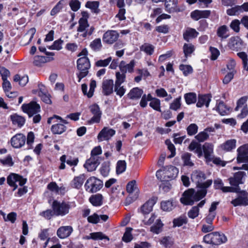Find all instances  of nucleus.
Returning a JSON list of instances; mask_svg holds the SVG:
<instances>
[{
	"instance_id": "393cba45",
	"label": "nucleus",
	"mask_w": 248,
	"mask_h": 248,
	"mask_svg": "<svg viewBox=\"0 0 248 248\" xmlns=\"http://www.w3.org/2000/svg\"><path fill=\"white\" fill-rule=\"evenodd\" d=\"M143 91L139 87L132 88L127 94V97L131 100L139 99L142 96Z\"/></svg>"
},
{
	"instance_id": "9d476101",
	"label": "nucleus",
	"mask_w": 248,
	"mask_h": 248,
	"mask_svg": "<svg viewBox=\"0 0 248 248\" xmlns=\"http://www.w3.org/2000/svg\"><path fill=\"white\" fill-rule=\"evenodd\" d=\"M237 161L238 163L248 162V144L239 147L237 150Z\"/></svg>"
},
{
	"instance_id": "cd10ccee",
	"label": "nucleus",
	"mask_w": 248,
	"mask_h": 248,
	"mask_svg": "<svg viewBox=\"0 0 248 248\" xmlns=\"http://www.w3.org/2000/svg\"><path fill=\"white\" fill-rule=\"evenodd\" d=\"M103 197L101 194L92 195L89 198L90 202L94 206H99L103 204Z\"/></svg>"
},
{
	"instance_id": "f3484780",
	"label": "nucleus",
	"mask_w": 248,
	"mask_h": 248,
	"mask_svg": "<svg viewBox=\"0 0 248 248\" xmlns=\"http://www.w3.org/2000/svg\"><path fill=\"white\" fill-rule=\"evenodd\" d=\"M204 156L207 162L212 160V154L213 153L214 146L212 143L205 142L202 145Z\"/></svg>"
},
{
	"instance_id": "9b49d317",
	"label": "nucleus",
	"mask_w": 248,
	"mask_h": 248,
	"mask_svg": "<svg viewBox=\"0 0 248 248\" xmlns=\"http://www.w3.org/2000/svg\"><path fill=\"white\" fill-rule=\"evenodd\" d=\"M119 36L117 31L108 30L103 34L102 40L104 43L111 45L117 40Z\"/></svg>"
},
{
	"instance_id": "052dcab7",
	"label": "nucleus",
	"mask_w": 248,
	"mask_h": 248,
	"mask_svg": "<svg viewBox=\"0 0 248 248\" xmlns=\"http://www.w3.org/2000/svg\"><path fill=\"white\" fill-rule=\"evenodd\" d=\"M242 12L240 6L237 5L227 10L226 13L229 16H234L239 12Z\"/></svg>"
},
{
	"instance_id": "4468645a",
	"label": "nucleus",
	"mask_w": 248,
	"mask_h": 248,
	"mask_svg": "<svg viewBox=\"0 0 248 248\" xmlns=\"http://www.w3.org/2000/svg\"><path fill=\"white\" fill-rule=\"evenodd\" d=\"M101 160L102 159L91 156L90 158L86 160L84 167L88 171H93L96 170Z\"/></svg>"
},
{
	"instance_id": "774afa93",
	"label": "nucleus",
	"mask_w": 248,
	"mask_h": 248,
	"mask_svg": "<svg viewBox=\"0 0 248 248\" xmlns=\"http://www.w3.org/2000/svg\"><path fill=\"white\" fill-rule=\"evenodd\" d=\"M69 5L72 11H77L80 7V2L78 0H71L69 2Z\"/></svg>"
},
{
	"instance_id": "412c9836",
	"label": "nucleus",
	"mask_w": 248,
	"mask_h": 248,
	"mask_svg": "<svg viewBox=\"0 0 248 248\" xmlns=\"http://www.w3.org/2000/svg\"><path fill=\"white\" fill-rule=\"evenodd\" d=\"M73 230L71 226H62L57 232L58 236L61 239H64L68 237L72 232Z\"/></svg>"
},
{
	"instance_id": "39448f33",
	"label": "nucleus",
	"mask_w": 248,
	"mask_h": 248,
	"mask_svg": "<svg viewBox=\"0 0 248 248\" xmlns=\"http://www.w3.org/2000/svg\"><path fill=\"white\" fill-rule=\"evenodd\" d=\"M16 182L19 183V186H23L27 182V179L18 174L11 173L7 177V183L10 186L14 188L13 191L17 188Z\"/></svg>"
},
{
	"instance_id": "37998d69",
	"label": "nucleus",
	"mask_w": 248,
	"mask_h": 248,
	"mask_svg": "<svg viewBox=\"0 0 248 248\" xmlns=\"http://www.w3.org/2000/svg\"><path fill=\"white\" fill-rule=\"evenodd\" d=\"M140 50L144 51L147 54L151 55L153 54L155 47L149 44H144L140 47Z\"/></svg>"
},
{
	"instance_id": "dca6fc26",
	"label": "nucleus",
	"mask_w": 248,
	"mask_h": 248,
	"mask_svg": "<svg viewBox=\"0 0 248 248\" xmlns=\"http://www.w3.org/2000/svg\"><path fill=\"white\" fill-rule=\"evenodd\" d=\"M165 6L166 10L169 13L181 12L180 8L177 6L178 0H165Z\"/></svg>"
},
{
	"instance_id": "bf43d9fd",
	"label": "nucleus",
	"mask_w": 248,
	"mask_h": 248,
	"mask_svg": "<svg viewBox=\"0 0 248 248\" xmlns=\"http://www.w3.org/2000/svg\"><path fill=\"white\" fill-rule=\"evenodd\" d=\"M195 138L199 142H203L208 139L209 135L204 130L200 132Z\"/></svg>"
},
{
	"instance_id": "f704fd0d",
	"label": "nucleus",
	"mask_w": 248,
	"mask_h": 248,
	"mask_svg": "<svg viewBox=\"0 0 248 248\" xmlns=\"http://www.w3.org/2000/svg\"><path fill=\"white\" fill-rule=\"evenodd\" d=\"M184 98L187 105L194 104L197 101V95L195 93H186L184 95Z\"/></svg>"
},
{
	"instance_id": "338daca9",
	"label": "nucleus",
	"mask_w": 248,
	"mask_h": 248,
	"mask_svg": "<svg viewBox=\"0 0 248 248\" xmlns=\"http://www.w3.org/2000/svg\"><path fill=\"white\" fill-rule=\"evenodd\" d=\"M199 209L197 206H193L188 212L187 215L189 218L194 219L199 215Z\"/></svg>"
},
{
	"instance_id": "ea45409f",
	"label": "nucleus",
	"mask_w": 248,
	"mask_h": 248,
	"mask_svg": "<svg viewBox=\"0 0 248 248\" xmlns=\"http://www.w3.org/2000/svg\"><path fill=\"white\" fill-rule=\"evenodd\" d=\"M67 0H61L53 8L50 12V15L52 16L56 15L63 8L64 2Z\"/></svg>"
},
{
	"instance_id": "c9c22d12",
	"label": "nucleus",
	"mask_w": 248,
	"mask_h": 248,
	"mask_svg": "<svg viewBox=\"0 0 248 248\" xmlns=\"http://www.w3.org/2000/svg\"><path fill=\"white\" fill-rule=\"evenodd\" d=\"M201 189L195 192L194 190V200L195 201H199L204 198L207 194V188H201Z\"/></svg>"
},
{
	"instance_id": "79ce46f5",
	"label": "nucleus",
	"mask_w": 248,
	"mask_h": 248,
	"mask_svg": "<svg viewBox=\"0 0 248 248\" xmlns=\"http://www.w3.org/2000/svg\"><path fill=\"white\" fill-rule=\"evenodd\" d=\"M191 156V154L187 152L182 154L181 158L184 162V165L190 167L194 166V163L190 160Z\"/></svg>"
},
{
	"instance_id": "c03bdc74",
	"label": "nucleus",
	"mask_w": 248,
	"mask_h": 248,
	"mask_svg": "<svg viewBox=\"0 0 248 248\" xmlns=\"http://www.w3.org/2000/svg\"><path fill=\"white\" fill-rule=\"evenodd\" d=\"M179 69L183 72V74L185 76H187L189 74L193 73V70L190 65L180 64Z\"/></svg>"
},
{
	"instance_id": "09e8293b",
	"label": "nucleus",
	"mask_w": 248,
	"mask_h": 248,
	"mask_svg": "<svg viewBox=\"0 0 248 248\" xmlns=\"http://www.w3.org/2000/svg\"><path fill=\"white\" fill-rule=\"evenodd\" d=\"M160 243L165 248H170L173 244L171 238L170 236H165L160 241Z\"/></svg>"
},
{
	"instance_id": "20e7f679",
	"label": "nucleus",
	"mask_w": 248,
	"mask_h": 248,
	"mask_svg": "<svg viewBox=\"0 0 248 248\" xmlns=\"http://www.w3.org/2000/svg\"><path fill=\"white\" fill-rule=\"evenodd\" d=\"M103 186V181L94 176L88 178L84 185L85 190L91 193L97 192L102 188Z\"/></svg>"
},
{
	"instance_id": "69168bd1",
	"label": "nucleus",
	"mask_w": 248,
	"mask_h": 248,
	"mask_svg": "<svg viewBox=\"0 0 248 248\" xmlns=\"http://www.w3.org/2000/svg\"><path fill=\"white\" fill-rule=\"evenodd\" d=\"M227 27L226 25L221 26L217 30V35L219 37L226 38L228 36H224V34L227 32Z\"/></svg>"
},
{
	"instance_id": "0e129e2a",
	"label": "nucleus",
	"mask_w": 248,
	"mask_h": 248,
	"mask_svg": "<svg viewBox=\"0 0 248 248\" xmlns=\"http://www.w3.org/2000/svg\"><path fill=\"white\" fill-rule=\"evenodd\" d=\"M40 215L49 220L52 217L55 216V213L53 209H47L40 213Z\"/></svg>"
},
{
	"instance_id": "e2e57ef3",
	"label": "nucleus",
	"mask_w": 248,
	"mask_h": 248,
	"mask_svg": "<svg viewBox=\"0 0 248 248\" xmlns=\"http://www.w3.org/2000/svg\"><path fill=\"white\" fill-rule=\"evenodd\" d=\"M241 23L238 19L233 20L230 24V28L235 32H238L240 31V24Z\"/></svg>"
},
{
	"instance_id": "e433bc0d",
	"label": "nucleus",
	"mask_w": 248,
	"mask_h": 248,
	"mask_svg": "<svg viewBox=\"0 0 248 248\" xmlns=\"http://www.w3.org/2000/svg\"><path fill=\"white\" fill-rule=\"evenodd\" d=\"M110 162L109 161L104 162L100 169L101 174L104 177L107 176L110 170Z\"/></svg>"
},
{
	"instance_id": "2f4dec72",
	"label": "nucleus",
	"mask_w": 248,
	"mask_h": 248,
	"mask_svg": "<svg viewBox=\"0 0 248 248\" xmlns=\"http://www.w3.org/2000/svg\"><path fill=\"white\" fill-rule=\"evenodd\" d=\"M231 203L234 206L248 205V198L238 196V197L232 201Z\"/></svg>"
},
{
	"instance_id": "de8ad7c7",
	"label": "nucleus",
	"mask_w": 248,
	"mask_h": 248,
	"mask_svg": "<svg viewBox=\"0 0 248 248\" xmlns=\"http://www.w3.org/2000/svg\"><path fill=\"white\" fill-rule=\"evenodd\" d=\"M132 228L130 227H127L126 231L124 234L122 238L123 241L126 243L130 242L133 239V236L131 233Z\"/></svg>"
},
{
	"instance_id": "680f3d73",
	"label": "nucleus",
	"mask_w": 248,
	"mask_h": 248,
	"mask_svg": "<svg viewBox=\"0 0 248 248\" xmlns=\"http://www.w3.org/2000/svg\"><path fill=\"white\" fill-rule=\"evenodd\" d=\"M198 127L195 124H190L186 128L187 134L189 136H192L196 134L198 132Z\"/></svg>"
},
{
	"instance_id": "aec40b11",
	"label": "nucleus",
	"mask_w": 248,
	"mask_h": 248,
	"mask_svg": "<svg viewBox=\"0 0 248 248\" xmlns=\"http://www.w3.org/2000/svg\"><path fill=\"white\" fill-rule=\"evenodd\" d=\"M115 134V131L114 130L104 127L98 134L97 138L100 141L103 140H107L112 137Z\"/></svg>"
},
{
	"instance_id": "49530a36",
	"label": "nucleus",
	"mask_w": 248,
	"mask_h": 248,
	"mask_svg": "<svg viewBox=\"0 0 248 248\" xmlns=\"http://www.w3.org/2000/svg\"><path fill=\"white\" fill-rule=\"evenodd\" d=\"M79 26L78 28L77 31L78 32H83L85 31L86 29L89 26L88 20L83 18H80L78 20Z\"/></svg>"
},
{
	"instance_id": "ddd939ff",
	"label": "nucleus",
	"mask_w": 248,
	"mask_h": 248,
	"mask_svg": "<svg viewBox=\"0 0 248 248\" xmlns=\"http://www.w3.org/2000/svg\"><path fill=\"white\" fill-rule=\"evenodd\" d=\"M178 172V169L174 166H166L163 169L164 178L167 181H169L168 179H174L177 177Z\"/></svg>"
},
{
	"instance_id": "2eb2a0df",
	"label": "nucleus",
	"mask_w": 248,
	"mask_h": 248,
	"mask_svg": "<svg viewBox=\"0 0 248 248\" xmlns=\"http://www.w3.org/2000/svg\"><path fill=\"white\" fill-rule=\"evenodd\" d=\"M157 198L153 197L140 207V212L144 215L148 214L152 211L153 207L156 202Z\"/></svg>"
},
{
	"instance_id": "423d86ee",
	"label": "nucleus",
	"mask_w": 248,
	"mask_h": 248,
	"mask_svg": "<svg viewBox=\"0 0 248 248\" xmlns=\"http://www.w3.org/2000/svg\"><path fill=\"white\" fill-rule=\"evenodd\" d=\"M22 111L28 114L29 117L33 116L40 111V106L35 101H31L28 104H24L21 107Z\"/></svg>"
},
{
	"instance_id": "f257e3e1",
	"label": "nucleus",
	"mask_w": 248,
	"mask_h": 248,
	"mask_svg": "<svg viewBox=\"0 0 248 248\" xmlns=\"http://www.w3.org/2000/svg\"><path fill=\"white\" fill-rule=\"evenodd\" d=\"M206 178L205 174L200 170L193 171L191 175L192 181L196 183L198 188H208L212 185L213 181L211 179L204 182Z\"/></svg>"
},
{
	"instance_id": "4be33fe9",
	"label": "nucleus",
	"mask_w": 248,
	"mask_h": 248,
	"mask_svg": "<svg viewBox=\"0 0 248 248\" xmlns=\"http://www.w3.org/2000/svg\"><path fill=\"white\" fill-rule=\"evenodd\" d=\"M54 60L52 57H45L37 55L34 57L33 64L34 65L41 67L45 63L51 62Z\"/></svg>"
},
{
	"instance_id": "f8f14e48",
	"label": "nucleus",
	"mask_w": 248,
	"mask_h": 248,
	"mask_svg": "<svg viewBox=\"0 0 248 248\" xmlns=\"http://www.w3.org/2000/svg\"><path fill=\"white\" fill-rule=\"evenodd\" d=\"M26 138L21 133H18L13 136L11 140V145L15 148H20L25 143Z\"/></svg>"
},
{
	"instance_id": "6e6552de",
	"label": "nucleus",
	"mask_w": 248,
	"mask_h": 248,
	"mask_svg": "<svg viewBox=\"0 0 248 248\" xmlns=\"http://www.w3.org/2000/svg\"><path fill=\"white\" fill-rule=\"evenodd\" d=\"M246 174L244 171H238L234 173L233 177H230L228 180L230 184L234 188H237V190H239V185L243 184L242 178ZM238 192V191H237Z\"/></svg>"
},
{
	"instance_id": "bb28decb",
	"label": "nucleus",
	"mask_w": 248,
	"mask_h": 248,
	"mask_svg": "<svg viewBox=\"0 0 248 248\" xmlns=\"http://www.w3.org/2000/svg\"><path fill=\"white\" fill-rule=\"evenodd\" d=\"M85 178L86 177L84 174H82L78 176L75 177L71 182V186L74 188L79 189L82 186Z\"/></svg>"
},
{
	"instance_id": "58836bf2",
	"label": "nucleus",
	"mask_w": 248,
	"mask_h": 248,
	"mask_svg": "<svg viewBox=\"0 0 248 248\" xmlns=\"http://www.w3.org/2000/svg\"><path fill=\"white\" fill-rule=\"evenodd\" d=\"M172 222L173 227H180L187 223V218L185 216H180L178 218H174Z\"/></svg>"
},
{
	"instance_id": "864d4df0",
	"label": "nucleus",
	"mask_w": 248,
	"mask_h": 248,
	"mask_svg": "<svg viewBox=\"0 0 248 248\" xmlns=\"http://www.w3.org/2000/svg\"><path fill=\"white\" fill-rule=\"evenodd\" d=\"M92 239L94 240L107 239L109 240L108 236L105 235L101 232H92Z\"/></svg>"
},
{
	"instance_id": "4c0bfd02",
	"label": "nucleus",
	"mask_w": 248,
	"mask_h": 248,
	"mask_svg": "<svg viewBox=\"0 0 248 248\" xmlns=\"http://www.w3.org/2000/svg\"><path fill=\"white\" fill-rule=\"evenodd\" d=\"M14 81L15 82H19V84L21 86H24L28 83L29 79L28 77L25 75L22 77L18 74H16L14 77Z\"/></svg>"
},
{
	"instance_id": "6e6d98bb",
	"label": "nucleus",
	"mask_w": 248,
	"mask_h": 248,
	"mask_svg": "<svg viewBox=\"0 0 248 248\" xmlns=\"http://www.w3.org/2000/svg\"><path fill=\"white\" fill-rule=\"evenodd\" d=\"M90 46L94 51L99 50L102 46L101 39L100 38L95 39L91 43Z\"/></svg>"
},
{
	"instance_id": "13d9d810",
	"label": "nucleus",
	"mask_w": 248,
	"mask_h": 248,
	"mask_svg": "<svg viewBox=\"0 0 248 248\" xmlns=\"http://www.w3.org/2000/svg\"><path fill=\"white\" fill-rule=\"evenodd\" d=\"M102 154V149L100 146L95 147L91 151V156L94 158L102 159L98 155Z\"/></svg>"
},
{
	"instance_id": "a19ab883",
	"label": "nucleus",
	"mask_w": 248,
	"mask_h": 248,
	"mask_svg": "<svg viewBox=\"0 0 248 248\" xmlns=\"http://www.w3.org/2000/svg\"><path fill=\"white\" fill-rule=\"evenodd\" d=\"M195 46L192 44L185 43L183 46V51L186 58L192 54L195 50Z\"/></svg>"
},
{
	"instance_id": "7ed1b4c3",
	"label": "nucleus",
	"mask_w": 248,
	"mask_h": 248,
	"mask_svg": "<svg viewBox=\"0 0 248 248\" xmlns=\"http://www.w3.org/2000/svg\"><path fill=\"white\" fill-rule=\"evenodd\" d=\"M77 63V69L79 71L78 73H77V75L78 78V82H80L81 79L88 74V70L91 67V64L90 60L87 57H82L78 59Z\"/></svg>"
},
{
	"instance_id": "1a4fd4ad",
	"label": "nucleus",
	"mask_w": 248,
	"mask_h": 248,
	"mask_svg": "<svg viewBox=\"0 0 248 248\" xmlns=\"http://www.w3.org/2000/svg\"><path fill=\"white\" fill-rule=\"evenodd\" d=\"M194 189L189 188L186 190L183 194V197L180 199L182 203L186 205H192L194 203Z\"/></svg>"
},
{
	"instance_id": "c756f323",
	"label": "nucleus",
	"mask_w": 248,
	"mask_h": 248,
	"mask_svg": "<svg viewBox=\"0 0 248 248\" xmlns=\"http://www.w3.org/2000/svg\"><path fill=\"white\" fill-rule=\"evenodd\" d=\"M66 130V127L62 124H57L52 125L51 131L53 134H62Z\"/></svg>"
},
{
	"instance_id": "72a5a7b5",
	"label": "nucleus",
	"mask_w": 248,
	"mask_h": 248,
	"mask_svg": "<svg viewBox=\"0 0 248 248\" xmlns=\"http://www.w3.org/2000/svg\"><path fill=\"white\" fill-rule=\"evenodd\" d=\"M163 226V224L160 219H157L155 224L151 227L150 231L153 233L158 234L162 231V228Z\"/></svg>"
},
{
	"instance_id": "473e14b6",
	"label": "nucleus",
	"mask_w": 248,
	"mask_h": 248,
	"mask_svg": "<svg viewBox=\"0 0 248 248\" xmlns=\"http://www.w3.org/2000/svg\"><path fill=\"white\" fill-rule=\"evenodd\" d=\"M161 208L164 211H170L175 206L172 200L162 201L160 204Z\"/></svg>"
},
{
	"instance_id": "603ef678",
	"label": "nucleus",
	"mask_w": 248,
	"mask_h": 248,
	"mask_svg": "<svg viewBox=\"0 0 248 248\" xmlns=\"http://www.w3.org/2000/svg\"><path fill=\"white\" fill-rule=\"evenodd\" d=\"M39 95L44 102L48 104H51L52 102L50 98V95L45 91H41V93H39Z\"/></svg>"
},
{
	"instance_id": "b1692460",
	"label": "nucleus",
	"mask_w": 248,
	"mask_h": 248,
	"mask_svg": "<svg viewBox=\"0 0 248 248\" xmlns=\"http://www.w3.org/2000/svg\"><path fill=\"white\" fill-rule=\"evenodd\" d=\"M10 120L13 125H17V127L20 128L23 126L25 123V118L18 115L17 113H14L10 117Z\"/></svg>"
},
{
	"instance_id": "c85d7f7f",
	"label": "nucleus",
	"mask_w": 248,
	"mask_h": 248,
	"mask_svg": "<svg viewBox=\"0 0 248 248\" xmlns=\"http://www.w3.org/2000/svg\"><path fill=\"white\" fill-rule=\"evenodd\" d=\"M236 140L234 139L229 140L226 141L221 145V148L223 150L227 152L231 151L236 147Z\"/></svg>"
},
{
	"instance_id": "0eeeda50",
	"label": "nucleus",
	"mask_w": 248,
	"mask_h": 248,
	"mask_svg": "<svg viewBox=\"0 0 248 248\" xmlns=\"http://www.w3.org/2000/svg\"><path fill=\"white\" fill-rule=\"evenodd\" d=\"M91 112L93 115V116L88 121L89 124L94 123H99L100 121L102 112L99 106L94 103L89 107Z\"/></svg>"
},
{
	"instance_id": "a18cd8bd",
	"label": "nucleus",
	"mask_w": 248,
	"mask_h": 248,
	"mask_svg": "<svg viewBox=\"0 0 248 248\" xmlns=\"http://www.w3.org/2000/svg\"><path fill=\"white\" fill-rule=\"evenodd\" d=\"M126 163L124 160H119L116 165V173L120 174L125 170Z\"/></svg>"
},
{
	"instance_id": "7c9ffc66",
	"label": "nucleus",
	"mask_w": 248,
	"mask_h": 248,
	"mask_svg": "<svg viewBox=\"0 0 248 248\" xmlns=\"http://www.w3.org/2000/svg\"><path fill=\"white\" fill-rule=\"evenodd\" d=\"M99 6V2L98 1H88L85 4L86 7L90 8L93 13L96 14H98L100 11V10L98 8Z\"/></svg>"
},
{
	"instance_id": "4d7b16f0",
	"label": "nucleus",
	"mask_w": 248,
	"mask_h": 248,
	"mask_svg": "<svg viewBox=\"0 0 248 248\" xmlns=\"http://www.w3.org/2000/svg\"><path fill=\"white\" fill-rule=\"evenodd\" d=\"M116 78L115 85H121L125 80L126 75L124 74H121L119 72L116 73Z\"/></svg>"
},
{
	"instance_id": "6ab92c4d",
	"label": "nucleus",
	"mask_w": 248,
	"mask_h": 248,
	"mask_svg": "<svg viewBox=\"0 0 248 248\" xmlns=\"http://www.w3.org/2000/svg\"><path fill=\"white\" fill-rule=\"evenodd\" d=\"M212 96L210 94H199L198 95V100L196 106L198 108H202L204 105L208 107L211 100Z\"/></svg>"
},
{
	"instance_id": "5fc2aeb1",
	"label": "nucleus",
	"mask_w": 248,
	"mask_h": 248,
	"mask_svg": "<svg viewBox=\"0 0 248 248\" xmlns=\"http://www.w3.org/2000/svg\"><path fill=\"white\" fill-rule=\"evenodd\" d=\"M181 96L175 99L173 102L170 104V108L174 110H177L181 106Z\"/></svg>"
},
{
	"instance_id": "3c124183",
	"label": "nucleus",
	"mask_w": 248,
	"mask_h": 248,
	"mask_svg": "<svg viewBox=\"0 0 248 248\" xmlns=\"http://www.w3.org/2000/svg\"><path fill=\"white\" fill-rule=\"evenodd\" d=\"M149 106L154 110L161 112L160 108V101L158 98H154V100L149 103Z\"/></svg>"
},
{
	"instance_id": "5701e85b",
	"label": "nucleus",
	"mask_w": 248,
	"mask_h": 248,
	"mask_svg": "<svg viewBox=\"0 0 248 248\" xmlns=\"http://www.w3.org/2000/svg\"><path fill=\"white\" fill-rule=\"evenodd\" d=\"M199 32L193 28H187L183 33L184 39L189 42L190 39L197 37Z\"/></svg>"
},
{
	"instance_id": "f03ea898",
	"label": "nucleus",
	"mask_w": 248,
	"mask_h": 248,
	"mask_svg": "<svg viewBox=\"0 0 248 248\" xmlns=\"http://www.w3.org/2000/svg\"><path fill=\"white\" fill-rule=\"evenodd\" d=\"M75 204L73 202H60L54 200L52 204V208L55 211V216H64L69 213V210L72 206L75 207Z\"/></svg>"
},
{
	"instance_id": "a211bd4d",
	"label": "nucleus",
	"mask_w": 248,
	"mask_h": 248,
	"mask_svg": "<svg viewBox=\"0 0 248 248\" xmlns=\"http://www.w3.org/2000/svg\"><path fill=\"white\" fill-rule=\"evenodd\" d=\"M114 83L112 79H106L102 83V93L104 95L108 96L113 93Z\"/></svg>"
},
{
	"instance_id": "8fccbe9b",
	"label": "nucleus",
	"mask_w": 248,
	"mask_h": 248,
	"mask_svg": "<svg viewBox=\"0 0 248 248\" xmlns=\"http://www.w3.org/2000/svg\"><path fill=\"white\" fill-rule=\"evenodd\" d=\"M165 144L167 145L168 149L171 152L170 155L168 156V158H172L175 155V147L169 139L165 140Z\"/></svg>"
},
{
	"instance_id": "a878e982",
	"label": "nucleus",
	"mask_w": 248,
	"mask_h": 248,
	"mask_svg": "<svg viewBox=\"0 0 248 248\" xmlns=\"http://www.w3.org/2000/svg\"><path fill=\"white\" fill-rule=\"evenodd\" d=\"M213 245H218L225 243L227 241V237L224 233H220L217 232H212Z\"/></svg>"
}]
</instances>
